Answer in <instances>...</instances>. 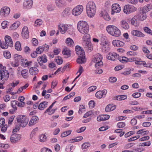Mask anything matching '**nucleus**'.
<instances>
[{
  "instance_id": "1",
  "label": "nucleus",
  "mask_w": 152,
  "mask_h": 152,
  "mask_svg": "<svg viewBox=\"0 0 152 152\" xmlns=\"http://www.w3.org/2000/svg\"><path fill=\"white\" fill-rule=\"evenodd\" d=\"M83 47L85 50L91 51L93 49V45L91 42V37L89 34L84 35L83 37Z\"/></svg>"
},
{
  "instance_id": "2",
  "label": "nucleus",
  "mask_w": 152,
  "mask_h": 152,
  "mask_svg": "<svg viewBox=\"0 0 152 152\" xmlns=\"http://www.w3.org/2000/svg\"><path fill=\"white\" fill-rule=\"evenodd\" d=\"M96 7L95 3L92 1H89L86 6V11L88 16L90 17H93L96 12Z\"/></svg>"
},
{
  "instance_id": "3",
  "label": "nucleus",
  "mask_w": 152,
  "mask_h": 152,
  "mask_svg": "<svg viewBox=\"0 0 152 152\" xmlns=\"http://www.w3.org/2000/svg\"><path fill=\"white\" fill-rule=\"evenodd\" d=\"M77 28L79 32L82 34L85 35L88 34L89 28L86 22L83 21H79L77 23Z\"/></svg>"
},
{
  "instance_id": "4",
  "label": "nucleus",
  "mask_w": 152,
  "mask_h": 152,
  "mask_svg": "<svg viewBox=\"0 0 152 152\" xmlns=\"http://www.w3.org/2000/svg\"><path fill=\"white\" fill-rule=\"evenodd\" d=\"M106 30L109 34L115 37H119L121 34L120 30L114 26H108L106 28Z\"/></svg>"
},
{
  "instance_id": "5",
  "label": "nucleus",
  "mask_w": 152,
  "mask_h": 152,
  "mask_svg": "<svg viewBox=\"0 0 152 152\" xmlns=\"http://www.w3.org/2000/svg\"><path fill=\"white\" fill-rule=\"evenodd\" d=\"M17 121L19 124H21V126L24 127L27 125L29 120L26 116L21 115L17 116Z\"/></svg>"
},
{
  "instance_id": "6",
  "label": "nucleus",
  "mask_w": 152,
  "mask_h": 152,
  "mask_svg": "<svg viewBox=\"0 0 152 152\" xmlns=\"http://www.w3.org/2000/svg\"><path fill=\"white\" fill-rule=\"evenodd\" d=\"M102 56L99 53L96 54L94 58L93 59L92 61L95 63V66L96 68H98L99 67L102 66L103 64L102 61Z\"/></svg>"
},
{
  "instance_id": "7",
  "label": "nucleus",
  "mask_w": 152,
  "mask_h": 152,
  "mask_svg": "<svg viewBox=\"0 0 152 152\" xmlns=\"http://www.w3.org/2000/svg\"><path fill=\"white\" fill-rule=\"evenodd\" d=\"M9 77L8 71L6 69V67L3 66L0 69V80L5 81L7 80Z\"/></svg>"
},
{
  "instance_id": "8",
  "label": "nucleus",
  "mask_w": 152,
  "mask_h": 152,
  "mask_svg": "<svg viewBox=\"0 0 152 152\" xmlns=\"http://www.w3.org/2000/svg\"><path fill=\"white\" fill-rule=\"evenodd\" d=\"M83 9V7L82 5H77L72 10V14L75 16L78 15L82 12Z\"/></svg>"
},
{
  "instance_id": "9",
  "label": "nucleus",
  "mask_w": 152,
  "mask_h": 152,
  "mask_svg": "<svg viewBox=\"0 0 152 152\" xmlns=\"http://www.w3.org/2000/svg\"><path fill=\"white\" fill-rule=\"evenodd\" d=\"M137 10L136 7L132 5H126L124 7V13L127 14L135 11Z\"/></svg>"
},
{
  "instance_id": "10",
  "label": "nucleus",
  "mask_w": 152,
  "mask_h": 152,
  "mask_svg": "<svg viewBox=\"0 0 152 152\" xmlns=\"http://www.w3.org/2000/svg\"><path fill=\"white\" fill-rule=\"evenodd\" d=\"M138 20L140 21H143L147 18L146 12L145 9H142L141 10L140 13L136 15Z\"/></svg>"
},
{
  "instance_id": "11",
  "label": "nucleus",
  "mask_w": 152,
  "mask_h": 152,
  "mask_svg": "<svg viewBox=\"0 0 152 152\" xmlns=\"http://www.w3.org/2000/svg\"><path fill=\"white\" fill-rule=\"evenodd\" d=\"M118 58L120 61L123 63H126L128 62L134 61L136 60V58L134 57L128 58L125 56L119 57L118 56Z\"/></svg>"
},
{
  "instance_id": "12",
  "label": "nucleus",
  "mask_w": 152,
  "mask_h": 152,
  "mask_svg": "<svg viewBox=\"0 0 152 152\" xmlns=\"http://www.w3.org/2000/svg\"><path fill=\"white\" fill-rule=\"evenodd\" d=\"M21 135L17 134H13L11 135L10 140L12 143H15L19 141L21 139Z\"/></svg>"
},
{
  "instance_id": "13",
  "label": "nucleus",
  "mask_w": 152,
  "mask_h": 152,
  "mask_svg": "<svg viewBox=\"0 0 152 152\" xmlns=\"http://www.w3.org/2000/svg\"><path fill=\"white\" fill-rule=\"evenodd\" d=\"M10 12V9L9 7H5L2 8L0 11L1 15L3 17L7 16Z\"/></svg>"
},
{
  "instance_id": "14",
  "label": "nucleus",
  "mask_w": 152,
  "mask_h": 152,
  "mask_svg": "<svg viewBox=\"0 0 152 152\" xmlns=\"http://www.w3.org/2000/svg\"><path fill=\"white\" fill-rule=\"evenodd\" d=\"M111 14L113 15L115 13H118L120 12L121 8L119 5L117 4H113L112 6Z\"/></svg>"
},
{
  "instance_id": "15",
  "label": "nucleus",
  "mask_w": 152,
  "mask_h": 152,
  "mask_svg": "<svg viewBox=\"0 0 152 152\" xmlns=\"http://www.w3.org/2000/svg\"><path fill=\"white\" fill-rule=\"evenodd\" d=\"M68 25L67 24H60L59 25L58 28L60 32L62 34L65 33L68 29Z\"/></svg>"
},
{
  "instance_id": "16",
  "label": "nucleus",
  "mask_w": 152,
  "mask_h": 152,
  "mask_svg": "<svg viewBox=\"0 0 152 152\" xmlns=\"http://www.w3.org/2000/svg\"><path fill=\"white\" fill-rule=\"evenodd\" d=\"M22 34L24 39H27L29 38V34L28 28L27 26H24L22 30Z\"/></svg>"
},
{
  "instance_id": "17",
  "label": "nucleus",
  "mask_w": 152,
  "mask_h": 152,
  "mask_svg": "<svg viewBox=\"0 0 152 152\" xmlns=\"http://www.w3.org/2000/svg\"><path fill=\"white\" fill-rule=\"evenodd\" d=\"M33 4L32 0H25L23 3V7L25 9H30L32 7Z\"/></svg>"
},
{
  "instance_id": "18",
  "label": "nucleus",
  "mask_w": 152,
  "mask_h": 152,
  "mask_svg": "<svg viewBox=\"0 0 152 152\" xmlns=\"http://www.w3.org/2000/svg\"><path fill=\"white\" fill-rule=\"evenodd\" d=\"M119 56L115 53H110L107 56V58L109 60L115 61Z\"/></svg>"
},
{
  "instance_id": "19",
  "label": "nucleus",
  "mask_w": 152,
  "mask_h": 152,
  "mask_svg": "<svg viewBox=\"0 0 152 152\" xmlns=\"http://www.w3.org/2000/svg\"><path fill=\"white\" fill-rule=\"evenodd\" d=\"M55 3L56 6L59 8H61L66 4L64 0H55Z\"/></svg>"
},
{
  "instance_id": "20",
  "label": "nucleus",
  "mask_w": 152,
  "mask_h": 152,
  "mask_svg": "<svg viewBox=\"0 0 152 152\" xmlns=\"http://www.w3.org/2000/svg\"><path fill=\"white\" fill-rule=\"evenodd\" d=\"M71 9L69 7L66 8L62 12L61 15L62 17H66L71 14Z\"/></svg>"
},
{
  "instance_id": "21",
  "label": "nucleus",
  "mask_w": 152,
  "mask_h": 152,
  "mask_svg": "<svg viewBox=\"0 0 152 152\" xmlns=\"http://www.w3.org/2000/svg\"><path fill=\"white\" fill-rule=\"evenodd\" d=\"M37 60L40 65H42L43 63H46L47 61L46 56L44 55L42 56L39 57Z\"/></svg>"
},
{
  "instance_id": "22",
  "label": "nucleus",
  "mask_w": 152,
  "mask_h": 152,
  "mask_svg": "<svg viewBox=\"0 0 152 152\" xmlns=\"http://www.w3.org/2000/svg\"><path fill=\"white\" fill-rule=\"evenodd\" d=\"M139 20L136 15L134 16L131 20V23L132 25L135 26H138L139 25Z\"/></svg>"
},
{
  "instance_id": "23",
  "label": "nucleus",
  "mask_w": 152,
  "mask_h": 152,
  "mask_svg": "<svg viewBox=\"0 0 152 152\" xmlns=\"http://www.w3.org/2000/svg\"><path fill=\"white\" fill-rule=\"evenodd\" d=\"M78 58L77 60V62L78 63L80 64H82L86 62V60L85 58V55H82L78 56Z\"/></svg>"
},
{
  "instance_id": "24",
  "label": "nucleus",
  "mask_w": 152,
  "mask_h": 152,
  "mask_svg": "<svg viewBox=\"0 0 152 152\" xmlns=\"http://www.w3.org/2000/svg\"><path fill=\"white\" fill-rule=\"evenodd\" d=\"M131 34L134 36L137 37H142L145 36L144 34L141 31L137 30H134L131 32Z\"/></svg>"
},
{
  "instance_id": "25",
  "label": "nucleus",
  "mask_w": 152,
  "mask_h": 152,
  "mask_svg": "<svg viewBox=\"0 0 152 152\" xmlns=\"http://www.w3.org/2000/svg\"><path fill=\"white\" fill-rule=\"evenodd\" d=\"M75 51L77 55H84L85 53L84 50L80 46L77 45L75 47Z\"/></svg>"
},
{
  "instance_id": "26",
  "label": "nucleus",
  "mask_w": 152,
  "mask_h": 152,
  "mask_svg": "<svg viewBox=\"0 0 152 152\" xmlns=\"http://www.w3.org/2000/svg\"><path fill=\"white\" fill-rule=\"evenodd\" d=\"M38 120L39 118L38 117L36 116H33L29 121V126H31L37 123Z\"/></svg>"
},
{
  "instance_id": "27",
  "label": "nucleus",
  "mask_w": 152,
  "mask_h": 152,
  "mask_svg": "<svg viewBox=\"0 0 152 152\" xmlns=\"http://www.w3.org/2000/svg\"><path fill=\"white\" fill-rule=\"evenodd\" d=\"M5 43H6L7 45L10 47L13 45L11 37L8 36H6L5 37Z\"/></svg>"
},
{
  "instance_id": "28",
  "label": "nucleus",
  "mask_w": 152,
  "mask_h": 152,
  "mask_svg": "<svg viewBox=\"0 0 152 152\" xmlns=\"http://www.w3.org/2000/svg\"><path fill=\"white\" fill-rule=\"evenodd\" d=\"M116 108V106L112 104L108 105L105 107V110L106 112H109L114 110Z\"/></svg>"
},
{
  "instance_id": "29",
  "label": "nucleus",
  "mask_w": 152,
  "mask_h": 152,
  "mask_svg": "<svg viewBox=\"0 0 152 152\" xmlns=\"http://www.w3.org/2000/svg\"><path fill=\"white\" fill-rule=\"evenodd\" d=\"M121 26L125 29H128L129 28V26L126 20H122L120 22Z\"/></svg>"
},
{
  "instance_id": "30",
  "label": "nucleus",
  "mask_w": 152,
  "mask_h": 152,
  "mask_svg": "<svg viewBox=\"0 0 152 152\" xmlns=\"http://www.w3.org/2000/svg\"><path fill=\"white\" fill-rule=\"evenodd\" d=\"M102 49V51L104 53H107L109 51V47L106 41H105L104 44H103Z\"/></svg>"
},
{
  "instance_id": "31",
  "label": "nucleus",
  "mask_w": 152,
  "mask_h": 152,
  "mask_svg": "<svg viewBox=\"0 0 152 152\" xmlns=\"http://www.w3.org/2000/svg\"><path fill=\"white\" fill-rule=\"evenodd\" d=\"M48 102L44 101L41 103L38 106V109L40 110H43L46 108L48 105Z\"/></svg>"
},
{
  "instance_id": "32",
  "label": "nucleus",
  "mask_w": 152,
  "mask_h": 152,
  "mask_svg": "<svg viewBox=\"0 0 152 152\" xmlns=\"http://www.w3.org/2000/svg\"><path fill=\"white\" fill-rule=\"evenodd\" d=\"M100 16L102 17L106 20H109L111 19L110 18L107 13L105 11H102L100 14Z\"/></svg>"
},
{
  "instance_id": "33",
  "label": "nucleus",
  "mask_w": 152,
  "mask_h": 152,
  "mask_svg": "<svg viewBox=\"0 0 152 152\" xmlns=\"http://www.w3.org/2000/svg\"><path fill=\"white\" fill-rule=\"evenodd\" d=\"M20 24V23L19 21H17L15 22L10 26V30H13L16 29L19 26Z\"/></svg>"
},
{
  "instance_id": "34",
  "label": "nucleus",
  "mask_w": 152,
  "mask_h": 152,
  "mask_svg": "<svg viewBox=\"0 0 152 152\" xmlns=\"http://www.w3.org/2000/svg\"><path fill=\"white\" fill-rule=\"evenodd\" d=\"M75 146L71 145H69L66 146L65 149V152H73V149H75Z\"/></svg>"
},
{
  "instance_id": "35",
  "label": "nucleus",
  "mask_w": 152,
  "mask_h": 152,
  "mask_svg": "<svg viewBox=\"0 0 152 152\" xmlns=\"http://www.w3.org/2000/svg\"><path fill=\"white\" fill-rule=\"evenodd\" d=\"M29 72L31 75H35L38 73V70L36 67H31L30 69Z\"/></svg>"
},
{
  "instance_id": "36",
  "label": "nucleus",
  "mask_w": 152,
  "mask_h": 152,
  "mask_svg": "<svg viewBox=\"0 0 152 152\" xmlns=\"http://www.w3.org/2000/svg\"><path fill=\"white\" fill-rule=\"evenodd\" d=\"M66 42L67 45L69 47H72L74 46V42L72 39L69 37L67 38L66 39Z\"/></svg>"
},
{
  "instance_id": "37",
  "label": "nucleus",
  "mask_w": 152,
  "mask_h": 152,
  "mask_svg": "<svg viewBox=\"0 0 152 152\" xmlns=\"http://www.w3.org/2000/svg\"><path fill=\"white\" fill-rule=\"evenodd\" d=\"M127 96L126 95H121L120 96H116L114 97V100H116L119 101H121L126 99Z\"/></svg>"
},
{
  "instance_id": "38",
  "label": "nucleus",
  "mask_w": 152,
  "mask_h": 152,
  "mask_svg": "<svg viewBox=\"0 0 152 152\" xmlns=\"http://www.w3.org/2000/svg\"><path fill=\"white\" fill-rule=\"evenodd\" d=\"M28 71L27 69H23L21 72V74L22 77L25 79L28 77Z\"/></svg>"
},
{
  "instance_id": "39",
  "label": "nucleus",
  "mask_w": 152,
  "mask_h": 152,
  "mask_svg": "<svg viewBox=\"0 0 152 152\" xmlns=\"http://www.w3.org/2000/svg\"><path fill=\"white\" fill-rule=\"evenodd\" d=\"M62 53L63 55L67 56L68 57L70 56V51L68 48H64Z\"/></svg>"
},
{
  "instance_id": "40",
  "label": "nucleus",
  "mask_w": 152,
  "mask_h": 152,
  "mask_svg": "<svg viewBox=\"0 0 152 152\" xmlns=\"http://www.w3.org/2000/svg\"><path fill=\"white\" fill-rule=\"evenodd\" d=\"M15 48L16 50H17L20 51L21 50V45L19 41H17L16 42Z\"/></svg>"
},
{
  "instance_id": "41",
  "label": "nucleus",
  "mask_w": 152,
  "mask_h": 152,
  "mask_svg": "<svg viewBox=\"0 0 152 152\" xmlns=\"http://www.w3.org/2000/svg\"><path fill=\"white\" fill-rule=\"evenodd\" d=\"M18 103V101H12L11 102V105L14 111H15L17 109L16 105Z\"/></svg>"
},
{
  "instance_id": "42",
  "label": "nucleus",
  "mask_w": 152,
  "mask_h": 152,
  "mask_svg": "<svg viewBox=\"0 0 152 152\" xmlns=\"http://www.w3.org/2000/svg\"><path fill=\"white\" fill-rule=\"evenodd\" d=\"M22 57L20 55H18V54H15L14 56V59L15 60V62L18 63L19 61L21 59Z\"/></svg>"
},
{
  "instance_id": "43",
  "label": "nucleus",
  "mask_w": 152,
  "mask_h": 152,
  "mask_svg": "<svg viewBox=\"0 0 152 152\" xmlns=\"http://www.w3.org/2000/svg\"><path fill=\"white\" fill-rule=\"evenodd\" d=\"M47 137L45 134H42L39 136V141L41 142H44L46 141Z\"/></svg>"
},
{
  "instance_id": "44",
  "label": "nucleus",
  "mask_w": 152,
  "mask_h": 152,
  "mask_svg": "<svg viewBox=\"0 0 152 152\" xmlns=\"http://www.w3.org/2000/svg\"><path fill=\"white\" fill-rule=\"evenodd\" d=\"M135 63L136 64L143 65L145 67H148V66L147 64H146L145 61H137L135 62Z\"/></svg>"
},
{
  "instance_id": "45",
  "label": "nucleus",
  "mask_w": 152,
  "mask_h": 152,
  "mask_svg": "<svg viewBox=\"0 0 152 152\" xmlns=\"http://www.w3.org/2000/svg\"><path fill=\"white\" fill-rule=\"evenodd\" d=\"M71 130H69L63 132L61 134V137H64L69 135L71 133Z\"/></svg>"
},
{
  "instance_id": "46",
  "label": "nucleus",
  "mask_w": 152,
  "mask_h": 152,
  "mask_svg": "<svg viewBox=\"0 0 152 152\" xmlns=\"http://www.w3.org/2000/svg\"><path fill=\"white\" fill-rule=\"evenodd\" d=\"M56 101H55L48 108L45 112L44 113H47V112H48V114L49 115H51V111H50V110H51L53 107V106L54 104L55 103Z\"/></svg>"
},
{
  "instance_id": "47",
  "label": "nucleus",
  "mask_w": 152,
  "mask_h": 152,
  "mask_svg": "<svg viewBox=\"0 0 152 152\" xmlns=\"http://www.w3.org/2000/svg\"><path fill=\"white\" fill-rule=\"evenodd\" d=\"M4 56L6 58L9 59L10 58L11 55L10 53L7 51H4Z\"/></svg>"
},
{
  "instance_id": "48",
  "label": "nucleus",
  "mask_w": 152,
  "mask_h": 152,
  "mask_svg": "<svg viewBox=\"0 0 152 152\" xmlns=\"http://www.w3.org/2000/svg\"><path fill=\"white\" fill-rule=\"evenodd\" d=\"M42 23V20L40 19H37L36 20L34 23V26H39Z\"/></svg>"
},
{
  "instance_id": "49",
  "label": "nucleus",
  "mask_w": 152,
  "mask_h": 152,
  "mask_svg": "<svg viewBox=\"0 0 152 152\" xmlns=\"http://www.w3.org/2000/svg\"><path fill=\"white\" fill-rule=\"evenodd\" d=\"M152 7V5L149 4L144 6L142 9H145V12H146L150 10L151 9Z\"/></svg>"
},
{
  "instance_id": "50",
  "label": "nucleus",
  "mask_w": 152,
  "mask_h": 152,
  "mask_svg": "<svg viewBox=\"0 0 152 152\" xmlns=\"http://www.w3.org/2000/svg\"><path fill=\"white\" fill-rule=\"evenodd\" d=\"M55 61L57 63L60 65L61 64L63 63V60L62 58L60 57H57L55 59Z\"/></svg>"
},
{
  "instance_id": "51",
  "label": "nucleus",
  "mask_w": 152,
  "mask_h": 152,
  "mask_svg": "<svg viewBox=\"0 0 152 152\" xmlns=\"http://www.w3.org/2000/svg\"><path fill=\"white\" fill-rule=\"evenodd\" d=\"M36 52L37 54H40L42 53L43 52V50L42 46L38 47L36 49Z\"/></svg>"
},
{
  "instance_id": "52",
  "label": "nucleus",
  "mask_w": 152,
  "mask_h": 152,
  "mask_svg": "<svg viewBox=\"0 0 152 152\" xmlns=\"http://www.w3.org/2000/svg\"><path fill=\"white\" fill-rule=\"evenodd\" d=\"M95 96L98 99L101 98L103 96L101 91H99L96 92Z\"/></svg>"
},
{
  "instance_id": "53",
  "label": "nucleus",
  "mask_w": 152,
  "mask_h": 152,
  "mask_svg": "<svg viewBox=\"0 0 152 152\" xmlns=\"http://www.w3.org/2000/svg\"><path fill=\"white\" fill-rule=\"evenodd\" d=\"M90 146V144L89 142L84 143L82 145V148L83 149H86Z\"/></svg>"
},
{
  "instance_id": "54",
  "label": "nucleus",
  "mask_w": 152,
  "mask_h": 152,
  "mask_svg": "<svg viewBox=\"0 0 152 152\" xmlns=\"http://www.w3.org/2000/svg\"><path fill=\"white\" fill-rule=\"evenodd\" d=\"M85 110V106L82 105L80 106L78 113L79 114H81Z\"/></svg>"
},
{
  "instance_id": "55",
  "label": "nucleus",
  "mask_w": 152,
  "mask_h": 152,
  "mask_svg": "<svg viewBox=\"0 0 152 152\" xmlns=\"http://www.w3.org/2000/svg\"><path fill=\"white\" fill-rule=\"evenodd\" d=\"M143 30L144 31L150 34H152V31L148 27H144L143 28Z\"/></svg>"
},
{
  "instance_id": "56",
  "label": "nucleus",
  "mask_w": 152,
  "mask_h": 152,
  "mask_svg": "<svg viewBox=\"0 0 152 152\" xmlns=\"http://www.w3.org/2000/svg\"><path fill=\"white\" fill-rule=\"evenodd\" d=\"M117 125L118 128H122L125 126L126 124L124 122H120L118 123Z\"/></svg>"
},
{
  "instance_id": "57",
  "label": "nucleus",
  "mask_w": 152,
  "mask_h": 152,
  "mask_svg": "<svg viewBox=\"0 0 152 152\" xmlns=\"http://www.w3.org/2000/svg\"><path fill=\"white\" fill-rule=\"evenodd\" d=\"M140 137V136L139 135L136 136L129 139L128 140V141L131 142L134 141L138 139Z\"/></svg>"
},
{
  "instance_id": "58",
  "label": "nucleus",
  "mask_w": 152,
  "mask_h": 152,
  "mask_svg": "<svg viewBox=\"0 0 152 152\" xmlns=\"http://www.w3.org/2000/svg\"><path fill=\"white\" fill-rule=\"evenodd\" d=\"M1 131L3 132H5L6 131L7 128V124H6L1 126Z\"/></svg>"
},
{
  "instance_id": "59",
  "label": "nucleus",
  "mask_w": 152,
  "mask_h": 152,
  "mask_svg": "<svg viewBox=\"0 0 152 152\" xmlns=\"http://www.w3.org/2000/svg\"><path fill=\"white\" fill-rule=\"evenodd\" d=\"M52 91V90L51 89H50L48 90L47 91L45 90H44L42 91V96H44L46 94V92H48V93H50Z\"/></svg>"
},
{
  "instance_id": "60",
  "label": "nucleus",
  "mask_w": 152,
  "mask_h": 152,
  "mask_svg": "<svg viewBox=\"0 0 152 152\" xmlns=\"http://www.w3.org/2000/svg\"><path fill=\"white\" fill-rule=\"evenodd\" d=\"M93 114V113L92 111H89L88 112H87L86 114H85L83 116V118H86L87 117L92 115Z\"/></svg>"
},
{
  "instance_id": "61",
  "label": "nucleus",
  "mask_w": 152,
  "mask_h": 152,
  "mask_svg": "<svg viewBox=\"0 0 152 152\" xmlns=\"http://www.w3.org/2000/svg\"><path fill=\"white\" fill-rule=\"evenodd\" d=\"M141 94L138 92L134 93L132 95V96L134 98H138L141 96Z\"/></svg>"
},
{
  "instance_id": "62",
  "label": "nucleus",
  "mask_w": 152,
  "mask_h": 152,
  "mask_svg": "<svg viewBox=\"0 0 152 152\" xmlns=\"http://www.w3.org/2000/svg\"><path fill=\"white\" fill-rule=\"evenodd\" d=\"M58 84V81L56 80H53L51 83V88L54 89L56 86Z\"/></svg>"
},
{
  "instance_id": "63",
  "label": "nucleus",
  "mask_w": 152,
  "mask_h": 152,
  "mask_svg": "<svg viewBox=\"0 0 152 152\" xmlns=\"http://www.w3.org/2000/svg\"><path fill=\"white\" fill-rule=\"evenodd\" d=\"M96 88V87L95 86H92L89 87L88 91L89 92H91L95 90Z\"/></svg>"
},
{
  "instance_id": "64",
  "label": "nucleus",
  "mask_w": 152,
  "mask_h": 152,
  "mask_svg": "<svg viewBox=\"0 0 152 152\" xmlns=\"http://www.w3.org/2000/svg\"><path fill=\"white\" fill-rule=\"evenodd\" d=\"M41 152H52L51 150L46 148H43L42 149Z\"/></svg>"
}]
</instances>
